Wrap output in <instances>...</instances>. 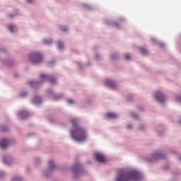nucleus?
<instances>
[{"mask_svg":"<svg viewBox=\"0 0 181 181\" xmlns=\"http://www.w3.org/2000/svg\"><path fill=\"white\" fill-rule=\"evenodd\" d=\"M142 179V175L136 170H132L126 173L123 170H119L116 181H137Z\"/></svg>","mask_w":181,"mask_h":181,"instance_id":"1","label":"nucleus"},{"mask_svg":"<svg viewBox=\"0 0 181 181\" xmlns=\"http://www.w3.org/2000/svg\"><path fill=\"white\" fill-rule=\"evenodd\" d=\"M78 122V120L77 119H71V124L74 129L71 131V135L75 141H84L87 137L86 130L83 129V127H80Z\"/></svg>","mask_w":181,"mask_h":181,"instance_id":"2","label":"nucleus"},{"mask_svg":"<svg viewBox=\"0 0 181 181\" xmlns=\"http://www.w3.org/2000/svg\"><path fill=\"white\" fill-rule=\"evenodd\" d=\"M29 59L32 63L36 64L37 63H40V62L43 60V56L39 52H33L30 54Z\"/></svg>","mask_w":181,"mask_h":181,"instance_id":"3","label":"nucleus"},{"mask_svg":"<svg viewBox=\"0 0 181 181\" xmlns=\"http://www.w3.org/2000/svg\"><path fill=\"white\" fill-rule=\"evenodd\" d=\"M94 158L100 163H105L107 162V158H105V156H104L101 153H95L94 154Z\"/></svg>","mask_w":181,"mask_h":181,"instance_id":"4","label":"nucleus"},{"mask_svg":"<svg viewBox=\"0 0 181 181\" xmlns=\"http://www.w3.org/2000/svg\"><path fill=\"white\" fill-rule=\"evenodd\" d=\"M40 80H48L52 84H54V83L56 82V78L52 76H47L46 74H41L40 76Z\"/></svg>","mask_w":181,"mask_h":181,"instance_id":"5","label":"nucleus"},{"mask_svg":"<svg viewBox=\"0 0 181 181\" xmlns=\"http://www.w3.org/2000/svg\"><path fill=\"white\" fill-rule=\"evenodd\" d=\"M156 99L159 103H165V95H163V93H162L160 92H156Z\"/></svg>","mask_w":181,"mask_h":181,"instance_id":"6","label":"nucleus"},{"mask_svg":"<svg viewBox=\"0 0 181 181\" xmlns=\"http://www.w3.org/2000/svg\"><path fill=\"white\" fill-rule=\"evenodd\" d=\"M8 145H9V141L6 139H1L0 141V148H1V149H5Z\"/></svg>","mask_w":181,"mask_h":181,"instance_id":"7","label":"nucleus"},{"mask_svg":"<svg viewBox=\"0 0 181 181\" xmlns=\"http://www.w3.org/2000/svg\"><path fill=\"white\" fill-rule=\"evenodd\" d=\"M164 158H165V155H163V153H162L157 152V153H155L153 155L154 160L164 159Z\"/></svg>","mask_w":181,"mask_h":181,"instance_id":"8","label":"nucleus"},{"mask_svg":"<svg viewBox=\"0 0 181 181\" xmlns=\"http://www.w3.org/2000/svg\"><path fill=\"white\" fill-rule=\"evenodd\" d=\"M105 84L106 86H108V87H110L111 88H115V82L113 81L107 79L105 81Z\"/></svg>","mask_w":181,"mask_h":181,"instance_id":"9","label":"nucleus"},{"mask_svg":"<svg viewBox=\"0 0 181 181\" xmlns=\"http://www.w3.org/2000/svg\"><path fill=\"white\" fill-rule=\"evenodd\" d=\"M18 115L22 119H23L26 118V117H28V112L26 111L19 112Z\"/></svg>","mask_w":181,"mask_h":181,"instance_id":"10","label":"nucleus"},{"mask_svg":"<svg viewBox=\"0 0 181 181\" xmlns=\"http://www.w3.org/2000/svg\"><path fill=\"white\" fill-rule=\"evenodd\" d=\"M107 118H117V114L110 112L106 114Z\"/></svg>","mask_w":181,"mask_h":181,"instance_id":"11","label":"nucleus"},{"mask_svg":"<svg viewBox=\"0 0 181 181\" xmlns=\"http://www.w3.org/2000/svg\"><path fill=\"white\" fill-rule=\"evenodd\" d=\"M34 103L35 104H40V103H42V98L39 96H35L34 98Z\"/></svg>","mask_w":181,"mask_h":181,"instance_id":"12","label":"nucleus"},{"mask_svg":"<svg viewBox=\"0 0 181 181\" xmlns=\"http://www.w3.org/2000/svg\"><path fill=\"white\" fill-rule=\"evenodd\" d=\"M139 52L141 53V54H148V50H146L145 48H139Z\"/></svg>","mask_w":181,"mask_h":181,"instance_id":"13","label":"nucleus"},{"mask_svg":"<svg viewBox=\"0 0 181 181\" xmlns=\"http://www.w3.org/2000/svg\"><path fill=\"white\" fill-rule=\"evenodd\" d=\"M57 47L59 50H62L64 47V45H63V42H57Z\"/></svg>","mask_w":181,"mask_h":181,"instance_id":"14","label":"nucleus"},{"mask_svg":"<svg viewBox=\"0 0 181 181\" xmlns=\"http://www.w3.org/2000/svg\"><path fill=\"white\" fill-rule=\"evenodd\" d=\"M4 161L5 162V163H7V165H9L11 162V157H5Z\"/></svg>","mask_w":181,"mask_h":181,"instance_id":"15","label":"nucleus"},{"mask_svg":"<svg viewBox=\"0 0 181 181\" xmlns=\"http://www.w3.org/2000/svg\"><path fill=\"white\" fill-rule=\"evenodd\" d=\"M8 28L10 32H15V25H8Z\"/></svg>","mask_w":181,"mask_h":181,"instance_id":"16","label":"nucleus"},{"mask_svg":"<svg viewBox=\"0 0 181 181\" xmlns=\"http://www.w3.org/2000/svg\"><path fill=\"white\" fill-rule=\"evenodd\" d=\"M49 168L51 170L54 169V166L53 165V160H49Z\"/></svg>","mask_w":181,"mask_h":181,"instance_id":"17","label":"nucleus"},{"mask_svg":"<svg viewBox=\"0 0 181 181\" xmlns=\"http://www.w3.org/2000/svg\"><path fill=\"white\" fill-rule=\"evenodd\" d=\"M44 43H45V45H52V40H45L44 41Z\"/></svg>","mask_w":181,"mask_h":181,"instance_id":"18","label":"nucleus"},{"mask_svg":"<svg viewBox=\"0 0 181 181\" xmlns=\"http://www.w3.org/2000/svg\"><path fill=\"white\" fill-rule=\"evenodd\" d=\"M124 59L125 60H129V59H131V57H129V54H124Z\"/></svg>","mask_w":181,"mask_h":181,"instance_id":"19","label":"nucleus"},{"mask_svg":"<svg viewBox=\"0 0 181 181\" xmlns=\"http://www.w3.org/2000/svg\"><path fill=\"white\" fill-rule=\"evenodd\" d=\"M176 100L178 101L179 103H181V96H177Z\"/></svg>","mask_w":181,"mask_h":181,"instance_id":"20","label":"nucleus"},{"mask_svg":"<svg viewBox=\"0 0 181 181\" xmlns=\"http://www.w3.org/2000/svg\"><path fill=\"white\" fill-rule=\"evenodd\" d=\"M25 95H28V93H26V92L21 93V96L22 97H25Z\"/></svg>","mask_w":181,"mask_h":181,"instance_id":"21","label":"nucleus"},{"mask_svg":"<svg viewBox=\"0 0 181 181\" xmlns=\"http://www.w3.org/2000/svg\"><path fill=\"white\" fill-rule=\"evenodd\" d=\"M13 181H22V180L19 177L14 178Z\"/></svg>","mask_w":181,"mask_h":181,"instance_id":"22","label":"nucleus"},{"mask_svg":"<svg viewBox=\"0 0 181 181\" xmlns=\"http://www.w3.org/2000/svg\"><path fill=\"white\" fill-rule=\"evenodd\" d=\"M61 30H62V32H66L67 30L66 28H61Z\"/></svg>","mask_w":181,"mask_h":181,"instance_id":"23","label":"nucleus"},{"mask_svg":"<svg viewBox=\"0 0 181 181\" xmlns=\"http://www.w3.org/2000/svg\"><path fill=\"white\" fill-rule=\"evenodd\" d=\"M132 128V125H131V124L127 125V129H131Z\"/></svg>","mask_w":181,"mask_h":181,"instance_id":"24","label":"nucleus"},{"mask_svg":"<svg viewBox=\"0 0 181 181\" xmlns=\"http://www.w3.org/2000/svg\"><path fill=\"white\" fill-rule=\"evenodd\" d=\"M28 4H32L33 2V0H27Z\"/></svg>","mask_w":181,"mask_h":181,"instance_id":"25","label":"nucleus"},{"mask_svg":"<svg viewBox=\"0 0 181 181\" xmlns=\"http://www.w3.org/2000/svg\"><path fill=\"white\" fill-rule=\"evenodd\" d=\"M68 103H69V104H73V100H69Z\"/></svg>","mask_w":181,"mask_h":181,"instance_id":"26","label":"nucleus"},{"mask_svg":"<svg viewBox=\"0 0 181 181\" xmlns=\"http://www.w3.org/2000/svg\"><path fill=\"white\" fill-rule=\"evenodd\" d=\"M77 168H78V165H76V168H73V170H76V169H77Z\"/></svg>","mask_w":181,"mask_h":181,"instance_id":"27","label":"nucleus"},{"mask_svg":"<svg viewBox=\"0 0 181 181\" xmlns=\"http://www.w3.org/2000/svg\"><path fill=\"white\" fill-rule=\"evenodd\" d=\"M132 115L133 117H134L135 118H136V115H135V114H134V113H132Z\"/></svg>","mask_w":181,"mask_h":181,"instance_id":"28","label":"nucleus"},{"mask_svg":"<svg viewBox=\"0 0 181 181\" xmlns=\"http://www.w3.org/2000/svg\"><path fill=\"white\" fill-rule=\"evenodd\" d=\"M4 176V173H0V177H2Z\"/></svg>","mask_w":181,"mask_h":181,"instance_id":"29","label":"nucleus"},{"mask_svg":"<svg viewBox=\"0 0 181 181\" xmlns=\"http://www.w3.org/2000/svg\"><path fill=\"white\" fill-rule=\"evenodd\" d=\"M28 83H29V84H33V81H29Z\"/></svg>","mask_w":181,"mask_h":181,"instance_id":"30","label":"nucleus"},{"mask_svg":"<svg viewBox=\"0 0 181 181\" xmlns=\"http://www.w3.org/2000/svg\"><path fill=\"white\" fill-rule=\"evenodd\" d=\"M9 18H12V14H8Z\"/></svg>","mask_w":181,"mask_h":181,"instance_id":"31","label":"nucleus"},{"mask_svg":"<svg viewBox=\"0 0 181 181\" xmlns=\"http://www.w3.org/2000/svg\"><path fill=\"white\" fill-rule=\"evenodd\" d=\"M111 57H112V59H114V56H112Z\"/></svg>","mask_w":181,"mask_h":181,"instance_id":"32","label":"nucleus"},{"mask_svg":"<svg viewBox=\"0 0 181 181\" xmlns=\"http://www.w3.org/2000/svg\"><path fill=\"white\" fill-rule=\"evenodd\" d=\"M2 131H5V129H2Z\"/></svg>","mask_w":181,"mask_h":181,"instance_id":"33","label":"nucleus"}]
</instances>
